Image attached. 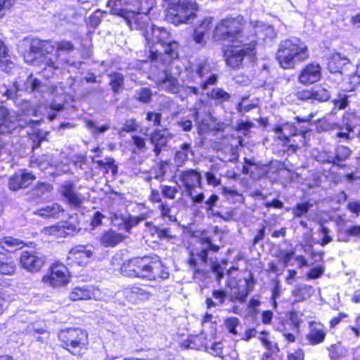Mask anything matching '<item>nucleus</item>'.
Listing matches in <instances>:
<instances>
[{
    "mask_svg": "<svg viewBox=\"0 0 360 360\" xmlns=\"http://www.w3.org/2000/svg\"><path fill=\"white\" fill-rule=\"evenodd\" d=\"M126 236L123 234L112 230V229L105 231L100 236V243L104 247H115L122 243Z\"/></svg>",
    "mask_w": 360,
    "mask_h": 360,
    "instance_id": "24",
    "label": "nucleus"
},
{
    "mask_svg": "<svg viewBox=\"0 0 360 360\" xmlns=\"http://www.w3.org/2000/svg\"><path fill=\"white\" fill-rule=\"evenodd\" d=\"M226 329L229 330V332L233 335H236L238 333L236 328L238 326L239 321L237 318L231 317L226 319Z\"/></svg>",
    "mask_w": 360,
    "mask_h": 360,
    "instance_id": "59",
    "label": "nucleus"
},
{
    "mask_svg": "<svg viewBox=\"0 0 360 360\" xmlns=\"http://www.w3.org/2000/svg\"><path fill=\"white\" fill-rule=\"evenodd\" d=\"M147 217L146 214H141L138 216L132 215H120L121 223L117 225L120 230H124L126 232H130L131 229L137 226L142 221L145 220Z\"/></svg>",
    "mask_w": 360,
    "mask_h": 360,
    "instance_id": "28",
    "label": "nucleus"
},
{
    "mask_svg": "<svg viewBox=\"0 0 360 360\" xmlns=\"http://www.w3.org/2000/svg\"><path fill=\"white\" fill-rule=\"evenodd\" d=\"M274 131L276 135V138L280 141L281 144L287 148L288 151L292 153L296 152L297 148L300 147L299 143L293 139L297 137L300 141L304 139L302 135L296 134V129L294 126L290 123H284L282 124L276 125Z\"/></svg>",
    "mask_w": 360,
    "mask_h": 360,
    "instance_id": "8",
    "label": "nucleus"
},
{
    "mask_svg": "<svg viewBox=\"0 0 360 360\" xmlns=\"http://www.w3.org/2000/svg\"><path fill=\"white\" fill-rule=\"evenodd\" d=\"M37 179L36 175L32 172L26 169H19L7 179V187L9 191L17 192L30 188Z\"/></svg>",
    "mask_w": 360,
    "mask_h": 360,
    "instance_id": "9",
    "label": "nucleus"
},
{
    "mask_svg": "<svg viewBox=\"0 0 360 360\" xmlns=\"http://www.w3.org/2000/svg\"><path fill=\"white\" fill-rule=\"evenodd\" d=\"M326 337V327L321 323L311 321L309 323V331L306 335L308 345H318L325 341Z\"/></svg>",
    "mask_w": 360,
    "mask_h": 360,
    "instance_id": "18",
    "label": "nucleus"
},
{
    "mask_svg": "<svg viewBox=\"0 0 360 360\" xmlns=\"http://www.w3.org/2000/svg\"><path fill=\"white\" fill-rule=\"evenodd\" d=\"M105 160H98L94 162L101 169H105V173H108L109 169L111 170L112 174H116L117 173L118 167L115 164V161L112 157H106Z\"/></svg>",
    "mask_w": 360,
    "mask_h": 360,
    "instance_id": "38",
    "label": "nucleus"
},
{
    "mask_svg": "<svg viewBox=\"0 0 360 360\" xmlns=\"http://www.w3.org/2000/svg\"><path fill=\"white\" fill-rule=\"evenodd\" d=\"M243 21L240 15L226 18V65L233 68L239 67L245 57L252 59L256 55L257 31L251 35L245 34Z\"/></svg>",
    "mask_w": 360,
    "mask_h": 360,
    "instance_id": "1",
    "label": "nucleus"
},
{
    "mask_svg": "<svg viewBox=\"0 0 360 360\" xmlns=\"http://www.w3.org/2000/svg\"><path fill=\"white\" fill-rule=\"evenodd\" d=\"M146 44L148 46L150 51L149 55L148 56L147 62L153 63L158 60L159 58L160 53L158 51L153 50V45L155 44V38L150 39L148 37H146Z\"/></svg>",
    "mask_w": 360,
    "mask_h": 360,
    "instance_id": "48",
    "label": "nucleus"
},
{
    "mask_svg": "<svg viewBox=\"0 0 360 360\" xmlns=\"http://www.w3.org/2000/svg\"><path fill=\"white\" fill-rule=\"evenodd\" d=\"M155 5L154 0H108L110 13L122 18L131 28L143 29L146 22L141 15H148Z\"/></svg>",
    "mask_w": 360,
    "mask_h": 360,
    "instance_id": "3",
    "label": "nucleus"
},
{
    "mask_svg": "<svg viewBox=\"0 0 360 360\" xmlns=\"http://www.w3.org/2000/svg\"><path fill=\"white\" fill-rule=\"evenodd\" d=\"M142 270H161L163 265L160 257L156 255L142 258Z\"/></svg>",
    "mask_w": 360,
    "mask_h": 360,
    "instance_id": "33",
    "label": "nucleus"
},
{
    "mask_svg": "<svg viewBox=\"0 0 360 360\" xmlns=\"http://www.w3.org/2000/svg\"><path fill=\"white\" fill-rule=\"evenodd\" d=\"M157 85H165V89L172 94H176L179 91L178 80L170 72H166L165 76L157 81Z\"/></svg>",
    "mask_w": 360,
    "mask_h": 360,
    "instance_id": "31",
    "label": "nucleus"
},
{
    "mask_svg": "<svg viewBox=\"0 0 360 360\" xmlns=\"http://www.w3.org/2000/svg\"><path fill=\"white\" fill-rule=\"evenodd\" d=\"M139 128V124L136 120V119H129L127 120L123 126L121 128V130L122 131H124L126 133H130L136 131Z\"/></svg>",
    "mask_w": 360,
    "mask_h": 360,
    "instance_id": "52",
    "label": "nucleus"
},
{
    "mask_svg": "<svg viewBox=\"0 0 360 360\" xmlns=\"http://www.w3.org/2000/svg\"><path fill=\"white\" fill-rule=\"evenodd\" d=\"M304 353L301 349L294 350L292 352H288L287 360H304Z\"/></svg>",
    "mask_w": 360,
    "mask_h": 360,
    "instance_id": "63",
    "label": "nucleus"
},
{
    "mask_svg": "<svg viewBox=\"0 0 360 360\" xmlns=\"http://www.w3.org/2000/svg\"><path fill=\"white\" fill-rule=\"evenodd\" d=\"M160 188L163 197L166 199L173 200L176 198L178 193V188L176 186L169 185H160Z\"/></svg>",
    "mask_w": 360,
    "mask_h": 360,
    "instance_id": "46",
    "label": "nucleus"
},
{
    "mask_svg": "<svg viewBox=\"0 0 360 360\" xmlns=\"http://www.w3.org/2000/svg\"><path fill=\"white\" fill-rule=\"evenodd\" d=\"M131 139L133 140V143L135 146L136 148H137L139 150L146 148V144L144 138L139 135H133L131 136Z\"/></svg>",
    "mask_w": 360,
    "mask_h": 360,
    "instance_id": "64",
    "label": "nucleus"
},
{
    "mask_svg": "<svg viewBox=\"0 0 360 360\" xmlns=\"http://www.w3.org/2000/svg\"><path fill=\"white\" fill-rule=\"evenodd\" d=\"M86 245H77L70 249L66 259V265L70 267L84 266L87 264L93 252L86 249Z\"/></svg>",
    "mask_w": 360,
    "mask_h": 360,
    "instance_id": "14",
    "label": "nucleus"
},
{
    "mask_svg": "<svg viewBox=\"0 0 360 360\" xmlns=\"http://www.w3.org/2000/svg\"><path fill=\"white\" fill-rule=\"evenodd\" d=\"M345 335L351 340H356L360 336V329L357 326H347L344 331Z\"/></svg>",
    "mask_w": 360,
    "mask_h": 360,
    "instance_id": "57",
    "label": "nucleus"
},
{
    "mask_svg": "<svg viewBox=\"0 0 360 360\" xmlns=\"http://www.w3.org/2000/svg\"><path fill=\"white\" fill-rule=\"evenodd\" d=\"M223 349L224 345L221 342H214L210 347V353L215 356L224 359Z\"/></svg>",
    "mask_w": 360,
    "mask_h": 360,
    "instance_id": "58",
    "label": "nucleus"
},
{
    "mask_svg": "<svg viewBox=\"0 0 360 360\" xmlns=\"http://www.w3.org/2000/svg\"><path fill=\"white\" fill-rule=\"evenodd\" d=\"M77 231L76 226L68 221L47 226L44 227L41 231L44 236L54 239L64 238L70 236H73Z\"/></svg>",
    "mask_w": 360,
    "mask_h": 360,
    "instance_id": "12",
    "label": "nucleus"
},
{
    "mask_svg": "<svg viewBox=\"0 0 360 360\" xmlns=\"http://www.w3.org/2000/svg\"><path fill=\"white\" fill-rule=\"evenodd\" d=\"M27 246L23 240L11 236H5L0 238V249L7 252H14Z\"/></svg>",
    "mask_w": 360,
    "mask_h": 360,
    "instance_id": "25",
    "label": "nucleus"
},
{
    "mask_svg": "<svg viewBox=\"0 0 360 360\" xmlns=\"http://www.w3.org/2000/svg\"><path fill=\"white\" fill-rule=\"evenodd\" d=\"M152 32L155 38V43L160 44L165 47L164 53L169 58H178L179 43L174 40L167 41L170 36L169 32L162 27L153 28Z\"/></svg>",
    "mask_w": 360,
    "mask_h": 360,
    "instance_id": "11",
    "label": "nucleus"
},
{
    "mask_svg": "<svg viewBox=\"0 0 360 360\" xmlns=\"http://www.w3.org/2000/svg\"><path fill=\"white\" fill-rule=\"evenodd\" d=\"M15 263L11 256L0 252V270H14Z\"/></svg>",
    "mask_w": 360,
    "mask_h": 360,
    "instance_id": "42",
    "label": "nucleus"
},
{
    "mask_svg": "<svg viewBox=\"0 0 360 360\" xmlns=\"http://www.w3.org/2000/svg\"><path fill=\"white\" fill-rule=\"evenodd\" d=\"M153 92L148 87L140 89L137 92L136 100L142 103H149L152 101Z\"/></svg>",
    "mask_w": 360,
    "mask_h": 360,
    "instance_id": "45",
    "label": "nucleus"
},
{
    "mask_svg": "<svg viewBox=\"0 0 360 360\" xmlns=\"http://www.w3.org/2000/svg\"><path fill=\"white\" fill-rule=\"evenodd\" d=\"M281 290L282 288L280 281H275L274 282V286L271 290V300L273 302L274 308H276L277 307L276 300L280 297L281 294Z\"/></svg>",
    "mask_w": 360,
    "mask_h": 360,
    "instance_id": "55",
    "label": "nucleus"
},
{
    "mask_svg": "<svg viewBox=\"0 0 360 360\" xmlns=\"http://www.w3.org/2000/svg\"><path fill=\"white\" fill-rule=\"evenodd\" d=\"M158 210L160 211V216L161 218L169 217V220H172V216L169 215L171 212V207L169 205L165 202H162L160 203L158 206Z\"/></svg>",
    "mask_w": 360,
    "mask_h": 360,
    "instance_id": "60",
    "label": "nucleus"
},
{
    "mask_svg": "<svg viewBox=\"0 0 360 360\" xmlns=\"http://www.w3.org/2000/svg\"><path fill=\"white\" fill-rule=\"evenodd\" d=\"M330 96L328 90L323 86H316L312 89V101L324 102L328 101Z\"/></svg>",
    "mask_w": 360,
    "mask_h": 360,
    "instance_id": "41",
    "label": "nucleus"
},
{
    "mask_svg": "<svg viewBox=\"0 0 360 360\" xmlns=\"http://www.w3.org/2000/svg\"><path fill=\"white\" fill-rule=\"evenodd\" d=\"M70 278V271H48L43 276L42 281L44 284L56 288L67 285Z\"/></svg>",
    "mask_w": 360,
    "mask_h": 360,
    "instance_id": "20",
    "label": "nucleus"
},
{
    "mask_svg": "<svg viewBox=\"0 0 360 360\" xmlns=\"http://www.w3.org/2000/svg\"><path fill=\"white\" fill-rule=\"evenodd\" d=\"M14 67V63L9 55V50L4 42L0 39V68L2 71L10 73Z\"/></svg>",
    "mask_w": 360,
    "mask_h": 360,
    "instance_id": "30",
    "label": "nucleus"
},
{
    "mask_svg": "<svg viewBox=\"0 0 360 360\" xmlns=\"http://www.w3.org/2000/svg\"><path fill=\"white\" fill-rule=\"evenodd\" d=\"M104 297L103 292L94 285H84L75 287L69 295L72 301L79 300H102Z\"/></svg>",
    "mask_w": 360,
    "mask_h": 360,
    "instance_id": "15",
    "label": "nucleus"
},
{
    "mask_svg": "<svg viewBox=\"0 0 360 360\" xmlns=\"http://www.w3.org/2000/svg\"><path fill=\"white\" fill-rule=\"evenodd\" d=\"M281 262L285 266H296L302 268L307 265L306 259L302 256H296L294 252H286L281 257Z\"/></svg>",
    "mask_w": 360,
    "mask_h": 360,
    "instance_id": "32",
    "label": "nucleus"
},
{
    "mask_svg": "<svg viewBox=\"0 0 360 360\" xmlns=\"http://www.w3.org/2000/svg\"><path fill=\"white\" fill-rule=\"evenodd\" d=\"M169 165L167 160H161L158 165V172L155 175V179L162 181L165 179L167 174V168Z\"/></svg>",
    "mask_w": 360,
    "mask_h": 360,
    "instance_id": "53",
    "label": "nucleus"
},
{
    "mask_svg": "<svg viewBox=\"0 0 360 360\" xmlns=\"http://www.w3.org/2000/svg\"><path fill=\"white\" fill-rule=\"evenodd\" d=\"M53 190V186L45 181H38L32 188V191L37 196L43 195L50 193Z\"/></svg>",
    "mask_w": 360,
    "mask_h": 360,
    "instance_id": "43",
    "label": "nucleus"
},
{
    "mask_svg": "<svg viewBox=\"0 0 360 360\" xmlns=\"http://www.w3.org/2000/svg\"><path fill=\"white\" fill-rule=\"evenodd\" d=\"M359 120H360V117H357L352 115L345 116L344 117L345 122L340 127V131L336 134V137L343 140L351 139L350 133L354 131Z\"/></svg>",
    "mask_w": 360,
    "mask_h": 360,
    "instance_id": "23",
    "label": "nucleus"
},
{
    "mask_svg": "<svg viewBox=\"0 0 360 360\" xmlns=\"http://www.w3.org/2000/svg\"><path fill=\"white\" fill-rule=\"evenodd\" d=\"M212 28V20L210 18H204L201 22L195 27L193 34V39L195 44H205V37L207 34Z\"/></svg>",
    "mask_w": 360,
    "mask_h": 360,
    "instance_id": "26",
    "label": "nucleus"
},
{
    "mask_svg": "<svg viewBox=\"0 0 360 360\" xmlns=\"http://www.w3.org/2000/svg\"><path fill=\"white\" fill-rule=\"evenodd\" d=\"M311 207L312 205L309 202L297 203L296 206L292 208L294 217H302L308 212Z\"/></svg>",
    "mask_w": 360,
    "mask_h": 360,
    "instance_id": "47",
    "label": "nucleus"
},
{
    "mask_svg": "<svg viewBox=\"0 0 360 360\" xmlns=\"http://www.w3.org/2000/svg\"><path fill=\"white\" fill-rule=\"evenodd\" d=\"M146 120L147 122H153L154 127H160L162 122V114L160 112L149 111L146 113Z\"/></svg>",
    "mask_w": 360,
    "mask_h": 360,
    "instance_id": "56",
    "label": "nucleus"
},
{
    "mask_svg": "<svg viewBox=\"0 0 360 360\" xmlns=\"http://www.w3.org/2000/svg\"><path fill=\"white\" fill-rule=\"evenodd\" d=\"M201 179L200 172L193 169L184 170L179 175V180L188 195H191L195 188L201 187Z\"/></svg>",
    "mask_w": 360,
    "mask_h": 360,
    "instance_id": "16",
    "label": "nucleus"
},
{
    "mask_svg": "<svg viewBox=\"0 0 360 360\" xmlns=\"http://www.w3.org/2000/svg\"><path fill=\"white\" fill-rule=\"evenodd\" d=\"M347 210L354 214L356 217L360 214V201L359 200H351L347 203Z\"/></svg>",
    "mask_w": 360,
    "mask_h": 360,
    "instance_id": "62",
    "label": "nucleus"
},
{
    "mask_svg": "<svg viewBox=\"0 0 360 360\" xmlns=\"http://www.w3.org/2000/svg\"><path fill=\"white\" fill-rule=\"evenodd\" d=\"M202 343V338L199 335H190L187 338L181 341L179 347L182 349H199Z\"/></svg>",
    "mask_w": 360,
    "mask_h": 360,
    "instance_id": "35",
    "label": "nucleus"
},
{
    "mask_svg": "<svg viewBox=\"0 0 360 360\" xmlns=\"http://www.w3.org/2000/svg\"><path fill=\"white\" fill-rule=\"evenodd\" d=\"M198 8L195 0H177L169 4L166 18L176 25L187 23L196 17Z\"/></svg>",
    "mask_w": 360,
    "mask_h": 360,
    "instance_id": "6",
    "label": "nucleus"
},
{
    "mask_svg": "<svg viewBox=\"0 0 360 360\" xmlns=\"http://www.w3.org/2000/svg\"><path fill=\"white\" fill-rule=\"evenodd\" d=\"M328 350L331 360H340L349 354L348 349L339 343L330 345Z\"/></svg>",
    "mask_w": 360,
    "mask_h": 360,
    "instance_id": "34",
    "label": "nucleus"
},
{
    "mask_svg": "<svg viewBox=\"0 0 360 360\" xmlns=\"http://www.w3.org/2000/svg\"><path fill=\"white\" fill-rule=\"evenodd\" d=\"M321 77V68L316 63H309L300 71L299 82L304 85L312 84Z\"/></svg>",
    "mask_w": 360,
    "mask_h": 360,
    "instance_id": "17",
    "label": "nucleus"
},
{
    "mask_svg": "<svg viewBox=\"0 0 360 360\" xmlns=\"http://www.w3.org/2000/svg\"><path fill=\"white\" fill-rule=\"evenodd\" d=\"M199 243L202 245H207V248H202L200 251H198L196 252H195L193 250L190 251L188 258L187 260L188 264L194 270H198L197 269L198 260L199 261V263L201 264H206L207 263L208 250H211L212 252H217L219 249V247L218 245H214L212 243V240L209 237L200 238Z\"/></svg>",
    "mask_w": 360,
    "mask_h": 360,
    "instance_id": "10",
    "label": "nucleus"
},
{
    "mask_svg": "<svg viewBox=\"0 0 360 360\" xmlns=\"http://www.w3.org/2000/svg\"><path fill=\"white\" fill-rule=\"evenodd\" d=\"M20 264L25 270H40L44 264V260L39 257L35 252L22 251L20 259Z\"/></svg>",
    "mask_w": 360,
    "mask_h": 360,
    "instance_id": "19",
    "label": "nucleus"
},
{
    "mask_svg": "<svg viewBox=\"0 0 360 360\" xmlns=\"http://www.w3.org/2000/svg\"><path fill=\"white\" fill-rule=\"evenodd\" d=\"M309 57L308 46L297 37L282 40L276 53V59L283 69H293Z\"/></svg>",
    "mask_w": 360,
    "mask_h": 360,
    "instance_id": "5",
    "label": "nucleus"
},
{
    "mask_svg": "<svg viewBox=\"0 0 360 360\" xmlns=\"http://www.w3.org/2000/svg\"><path fill=\"white\" fill-rule=\"evenodd\" d=\"M58 193L63 200L70 208L79 209L84 202V198L75 191V185L72 181H68L62 184Z\"/></svg>",
    "mask_w": 360,
    "mask_h": 360,
    "instance_id": "13",
    "label": "nucleus"
},
{
    "mask_svg": "<svg viewBox=\"0 0 360 360\" xmlns=\"http://www.w3.org/2000/svg\"><path fill=\"white\" fill-rule=\"evenodd\" d=\"M17 0H0V20L4 18L6 13L12 9Z\"/></svg>",
    "mask_w": 360,
    "mask_h": 360,
    "instance_id": "51",
    "label": "nucleus"
},
{
    "mask_svg": "<svg viewBox=\"0 0 360 360\" xmlns=\"http://www.w3.org/2000/svg\"><path fill=\"white\" fill-rule=\"evenodd\" d=\"M225 37V25L224 20H221L215 27L213 32V39L215 41L224 39Z\"/></svg>",
    "mask_w": 360,
    "mask_h": 360,
    "instance_id": "54",
    "label": "nucleus"
},
{
    "mask_svg": "<svg viewBox=\"0 0 360 360\" xmlns=\"http://www.w3.org/2000/svg\"><path fill=\"white\" fill-rule=\"evenodd\" d=\"M153 230L160 240L167 238L168 240H170L176 238V236L171 233V230L169 228L160 229L157 226H154Z\"/></svg>",
    "mask_w": 360,
    "mask_h": 360,
    "instance_id": "49",
    "label": "nucleus"
},
{
    "mask_svg": "<svg viewBox=\"0 0 360 360\" xmlns=\"http://www.w3.org/2000/svg\"><path fill=\"white\" fill-rule=\"evenodd\" d=\"M160 191L154 188H150V193L148 196V200L151 203H160L162 202V196Z\"/></svg>",
    "mask_w": 360,
    "mask_h": 360,
    "instance_id": "61",
    "label": "nucleus"
},
{
    "mask_svg": "<svg viewBox=\"0 0 360 360\" xmlns=\"http://www.w3.org/2000/svg\"><path fill=\"white\" fill-rule=\"evenodd\" d=\"M313 292V289L307 285H300L293 290V295L297 297L298 301H302L309 297Z\"/></svg>",
    "mask_w": 360,
    "mask_h": 360,
    "instance_id": "40",
    "label": "nucleus"
},
{
    "mask_svg": "<svg viewBox=\"0 0 360 360\" xmlns=\"http://www.w3.org/2000/svg\"><path fill=\"white\" fill-rule=\"evenodd\" d=\"M352 150L347 146L338 145L335 149L334 157H329L326 161L329 164H333L338 167L343 168L346 166L343 162L348 160L351 156Z\"/></svg>",
    "mask_w": 360,
    "mask_h": 360,
    "instance_id": "22",
    "label": "nucleus"
},
{
    "mask_svg": "<svg viewBox=\"0 0 360 360\" xmlns=\"http://www.w3.org/2000/svg\"><path fill=\"white\" fill-rule=\"evenodd\" d=\"M109 84L113 92L117 93L124 84V77L122 73L113 72L108 75Z\"/></svg>",
    "mask_w": 360,
    "mask_h": 360,
    "instance_id": "36",
    "label": "nucleus"
},
{
    "mask_svg": "<svg viewBox=\"0 0 360 360\" xmlns=\"http://www.w3.org/2000/svg\"><path fill=\"white\" fill-rule=\"evenodd\" d=\"M65 210V208L58 202H53L37 209L35 214L44 219H56L62 217Z\"/></svg>",
    "mask_w": 360,
    "mask_h": 360,
    "instance_id": "21",
    "label": "nucleus"
},
{
    "mask_svg": "<svg viewBox=\"0 0 360 360\" xmlns=\"http://www.w3.org/2000/svg\"><path fill=\"white\" fill-rule=\"evenodd\" d=\"M58 345L76 359H82L89 348L88 332L80 327L60 329L56 335Z\"/></svg>",
    "mask_w": 360,
    "mask_h": 360,
    "instance_id": "4",
    "label": "nucleus"
},
{
    "mask_svg": "<svg viewBox=\"0 0 360 360\" xmlns=\"http://www.w3.org/2000/svg\"><path fill=\"white\" fill-rule=\"evenodd\" d=\"M191 151V145L189 143H184L180 146V150L176 151L174 160L180 164L184 163L188 160V155Z\"/></svg>",
    "mask_w": 360,
    "mask_h": 360,
    "instance_id": "39",
    "label": "nucleus"
},
{
    "mask_svg": "<svg viewBox=\"0 0 360 360\" xmlns=\"http://www.w3.org/2000/svg\"><path fill=\"white\" fill-rule=\"evenodd\" d=\"M251 271H249L248 276L238 280H231L226 283L231 289L230 302H235L236 301L243 303L245 302L246 297L249 292L252 290L255 284L253 276Z\"/></svg>",
    "mask_w": 360,
    "mask_h": 360,
    "instance_id": "7",
    "label": "nucleus"
},
{
    "mask_svg": "<svg viewBox=\"0 0 360 360\" xmlns=\"http://www.w3.org/2000/svg\"><path fill=\"white\" fill-rule=\"evenodd\" d=\"M150 141L153 145H164L165 143V136L162 133L160 129L153 130L150 135Z\"/></svg>",
    "mask_w": 360,
    "mask_h": 360,
    "instance_id": "50",
    "label": "nucleus"
},
{
    "mask_svg": "<svg viewBox=\"0 0 360 360\" xmlns=\"http://www.w3.org/2000/svg\"><path fill=\"white\" fill-rule=\"evenodd\" d=\"M350 95L347 94L345 92H340L338 94L337 98L333 100L334 105L338 110L345 109L349 103Z\"/></svg>",
    "mask_w": 360,
    "mask_h": 360,
    "instance_id": "44",
    "label": "nucleus"
},
{
    "mask_svg": "<svg viewBox=\"0 0 360 360\" xmlns=\"http://www.w3.org/2000/svg\"><path fill=\"white\" fill-rule=\"evenodd\" d=\"M75 45L71 41L61 39L54 42L52 39H33L28 49L22 53V57L27 64L39 66L48 55L56 51L55 58L63 65L71 66L68 58L60 60L62 54H69L75 51Z\"/></svg>",
    "mask_w": 360,
    "mask_h": 360,
    "instance_id": "2",
    "label": "nucleus"
},
{
    "mask_svg": "<svg viewBox=\"0 0 360 360\" xmlns=\"http://www.w3.org/2000/svg\"><path fill=\"white\" fill-rule=\"evenodd\" d=\"M126 300L131 304H136L148 300L150 293L137 286H133L124 292Z\"/></svg>",
    "mask_w": 360,
    "mask_h": 360,
    "instance_id": "27",
    "label": "nucleus"
},
{
    "mask_svg": "<svg viewBox=\"0 0 360 360\" xmlns=\"http://www.w3.org/2000/svg\"><path fill=\"white\" fill-rule=\"evenodd\" d=\"M349 60L340 53H332L328 63V68L330 72H342L345 65L348 64Z\"/></svg>",
    "mask_w": 360,
    "mask_h": 360,
    "instance_id": "29",
    "label": "nucleus"
},
{
    "mask_svg": "<svg viewBox=\"0 0 360 360\" xmlns=\"http://www.w3.org/2000/svg\"><path fill=\"white\" fill-rule=\"evenodd\" d=\"M58 68L59 66L57 65L56 62L51 58H49L45 61L44 66L41 69V73L44 78L49 79L55 75Z\"/></svg>",
    "mask_w": 360,
    "mask_h": 360,
    "instance_id": "37",
    "label": "nucleus"
}]
</instances>
